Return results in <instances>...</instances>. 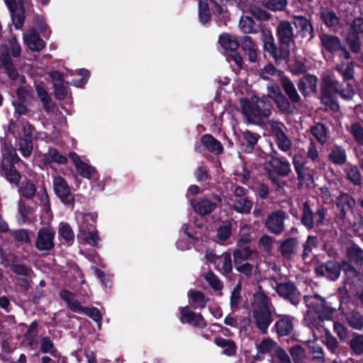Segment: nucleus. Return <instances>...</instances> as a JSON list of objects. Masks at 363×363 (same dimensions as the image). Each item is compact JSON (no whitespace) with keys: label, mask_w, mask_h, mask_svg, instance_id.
Returning a JSON list of instances; mask_svg holds the SVG:
<instances>
[{"label":"nucleus","mask_w":363,"mask_h":363,"mask_svg":"<svg viewBox=\"0 0 363 363\" xmlns=\"http://www.w3.org/2000/svg\"><path fill=\"white\" fill-rule=\"evenodd\" d=\"M242 113L247 123L263 125L272 114V104L267 97L252 96L250 99L242 98L240 100Z\"/></svg>","instance_id":"obj_1"},{"label":"nucleus","mask_w":363,"mask_h":363,"mask_svg":"<svg viewBox=\"0 0 363 363\" xmlns=\"http://www.w3.org/2000/svg\"><path fill=\"white\" fill-rule=\"evenodd\" d=\"M272 303L262 291L254 294L252 302V322L262 334H267L272 322Z\"/></svg>","instance_id":"obj_2"},{"label":"nucleus","mask_w":363,"mask_h":363,"mask_svg":"<svg viewBox=\"0 0 363 363\" xmlns=\"http://www.w3.org/2000/svg\"><path fill=\"white\" fill-rule=\"evenodd\" d=\"M1 169L3 175L11 183L18 184L21 179V175L14 167V164L20 161L16 149L6 143L2 144L0 152Z\"/></svg>","instance_id":"obj_3"},{"label":"nucleus","mask_w":363,"mask_h":363,"mask_svg":"<svg viewBox=\"0 0 363 363\" xmlns=\"http://www.w3.org/2000/svg\"><path fill=\"white\" fill-rule=\"evenodd\" d=\"M304 301L309 308L313 309L318 313V318L314 320V323H311L314 325H319L323 318L330 319L335 311V308L331 307L324 298L318 294L306 296Z\"/></svg>","instance_id":"obj_4"},{"label":"nucleus","mask_w":363,"mask_h":363,"mask_svg":"<svg viewBox=\"0 0 363 363\" xmlns=\"http://www.w3.org/2000/svg\"><path fill=\"white\" fill-rule=\"evenodd\" d=\"M205 257L222 274H228L232 272L233 265L230 252H225L222 255H218L213 250H207Z\"/></svg>","instance_id":"obj_5"},{"label":"nucleus","mask_w":363,"mask_h":363,"mask_svg":"<svg viewBox=\"0 0 363 363\" xmlns=\"http://www.w3.org/2000/svg\"><path fill=\"white\" fill-rule=\"evenodd\" d=\"M221 199L219 196L213 194L209 198L193 199L190 203L196 213L200 216H207L215 211Z\"/></svg>","instance_id":"obj_6"},{"label":"nucleus","mask_w":363,"mask_h":363,"mask_svg":"<svg viewBox=\"0 0 363 363\" xmlns=\"http://www.w3.org/2000/svg\"><path fill=\"white\" fill-rule=\"evenodd\" d=\"M293 164L297 174L298 179L301 185L310 186L313 183V171L308 166V162L301 155H295Z\"/></svg>","instance_id":"obj_7"},{"label":"nucleus","mask_w":363,"mask_h":363,"mask_svg":"<svg viewBox=\"0 0 363 363\" xmlns=\"http://www.w3.org/2000/svg\"><path fill=\"white\" fill-rule=\"evenodd\" d=\"M320 38L321 45L328 52L333 53L340 51V55L346 60H350L352 57L350 51L342 45L338 37L330 34H323Z\"/></svg>","instance_id":"obj_8"},{"label":"nucleus","mask_w":363,"mask_h":363,"mask_svg":"<svg viewBox=\"0 0 363 363\" xmlns=\"http://www.w3.org/2000/svg\"><path fill=\"white\" fill-rule=\"evenodd\" d=\"M322 86L324 89L339 93L346 100L352 99L355 94L352 85L347 84L346 89H342L341 84L330 75H325L322 78Z\"/></svg>","instance_id":"obj_9"},{"label":"nucleus","mask_w":363,"mask_h":363,"mask_svg":"<svg viewBox=\"0 0 363 363\" xmlns=\"http://www.w3.org/2000/svg\"><path fill=\"white\" fill-rule=\"evenodd\" d=\"M269 125L278 147L283 152H288L291 148L292 143L284 131V124L277 121H269Z\"/></svg>","instance_id":"obj_10"},{"label":"nucleus","mask_w":363,"mask_h":363,"mask_svg":"<svg viewBox=\"0 0 363 363\" xmlns=\"http://www.w3.org/2000/svg\"><path fill=\"white\" fill-rule=\"evenodd\" d=\"M286 213L282 211H276L268 215L264 222L266 229L271 233L281 234L285 228Z\"/></svg>","instance_id":"obj_11"},{"label":"nucleus","mask_w":363,"mask_h":363,"mask_svg":"<svg viewBox=\"0 0 363 363\" xmlns=\"http://www.w3.org/2000/svg\"><path fill=\"white\" fill-rule=\"evenodd\" d=\"M55 233L50 228H40L37 233L35 247L39 251H49L54 247Z\"/></svg>","instance_id":"obj_12"},{"label":"nucleus","mask_w":363,"mask_h":363,"mask_svg":"<svg viewBox=\"0 0 363 363\" xmlns=\"http://www.w3.org/2000/svg\"><path fill=\"white\" fill-rule=\"evenodd\" d=\"M276 291L282 298L287 299L292 304L297 305L300 301L301 295L294 283L288 281L275 286Z\"/></svg>","instance_id":"obj_13"},{"label":"nucleus","mask_w":363,"mask_h":363,"mask_svg":"<svg viewBox=\"0 0 363 363\" xmlns=\"http://www.w3.org/2000/svg\"><path fill=\"white\" fill-rule=\"evenodd\" d=\"M0 54L3 61H11V57H18L21 54V48L15 36H11L7 42L1 45Z\"/></svg>","instance_id":"obj_14"},{"label":"nucleus","mask_w":363,"mask_h":363,"mask_svg":"<svg viewBox=\"0 0 363 363\" xmlns=\"http://www.w3.org/2000/svg\"><path fill=\"white\" fill-rule=\"evenodd\" d=\"M277 35L279 44L291 46L294 42V32L291 23L288 21H281L277 27Z\"/></svg>","instance_id":"obj_15"},{"label":"nucleus","mask_w":363,"mask_h":363,"mask_svg":"<svg viewBox=\"0 0 363 363\" xmlns=\"http://www.w3.org/2000/svg\"><path fill=\"white\" fill-rule=\"evenodd\" d=\"M53 188L55 194L62 202L69 203L74 201V196L71 194L70 189L62 177L54 178Z\"/></svg>","instance_id":"obj_16"},{"label":"nucleus","mask_w":363,"mask_h":363,"mask_svg":"<svg viewBox=\"0 0 363 363\" xmlns=\"http://www.w3.org/2000/svg\"><path fill=\"white\" fill-rule=\"evenodd\" d=\"M341 267L337 262L328 261L325 264L315 268V272L320 276H325L330 280H336L340 274Z\"/></svg>","instance_id":"obj_17"},{"label":"nucleus","mask_w":363,"mask_h":363,"mask_svg":"<svg viewBox=\"0 0 363 363\" xmlns=\"http://www.w3.org/2000/svg\"><path fill=\"white\" fill-rule=\"evenodd\" d=\"M180 320L182 323H188L195 327L203 328L206 323L199 313H196L191 311L188 307H182L180 308Z\"/></svg>","instance_id":"obj_18"},{"label":"nucleus","mask_w":363,"mask_h":363,"mask_svg":"<svg viewBox=\"0 0 363 363\" xmlns=\"http://www.w3.org/2000/svg\"><path fill=\"white\" fill-rule=\"evenodd\" d=\"M294 25L299 28V33L303 38L311 40L314 37V29L311 22L302 16H294Z\"/></svg>","instance_id":"obj_19"},{"label":"nucleus","mask_w":363,"mask_h":363,"mask_svg":"<svg viewBox=\"0 0 363 363\" xmlns=\"http://www.w3.org/2000/svg\"><path fill=\"white\" fill-rule=\"evenodd\" d=\"M318 79L315 76L307 74L303 76L298 83V88L301 94L308 96L317 91Z\"/></svg>","instance_id":"obj_20"},{"label":"nucleus","mask_w":363,"mask_h":363,"mask_svg":"<svg viewBox=\"0 0 363 363\" xmlns=\"http://www.w3.org/2000/svg\"><path fill=\"white\" fill-rule=\"evenodd\" d=\"M23 40L32 51L39 52L45 47L44 41L40 38L34 28L28 30L23 35Z\"/></svg>","instance_id":"obj_21"},{"label":"nucleus","mask_w":363,"mask_h":363,"mask_svg":"<svg viewBox=\"0 0 363 363\" xmlns=\"http://www.w3.org/2000/svg\"><path fill=\"white\" fill-rule=\"evenodd\" d=\"M319 14L321 20L327 27L333 30L340 28V20L332 9L322 7L320 9Z\"/></svg>","instance_id":"obj_22"},{"label":"nucleus","mask_w":363,"mask_h":363,"mask_svg":"<svg viewBox=\"0 0 363 363\" xmlns=\"http://www.w3.org/2000/svg\"><path fill=\"white\" fill-rule=\"evenodd\" d=\"M335 203L340 210L339 218L344 220L346 218L347 211L352 208L355 202L354 199L348 194H342L337 197Z\"/></svg>","instance_id":"obj_23"},{"label":"nucleus","mask_w":363,"mask_h":363,"mask_svg":"<svg viewBox=\"0 0 363 363\" xmlns=\"http://www.w3.org/2000/svg\"><path fill=\"white\" fill-rule=\"evenodd\" d=\"M281 84L290 101L293 104H299L301 98L298 94L293 82L286 77H281Z\"/></svg>","instance_id":"obj_24"},{"label":"nucleus","mask_w":363,"mask_h":363,"mask_svg":"<svg viewBox=\"0 0 363 363\" xmlns=\"http://www.w3.org/2000/svg\"><path fill=\"white\" fill-rule=\"evenodd\" d=\"M241 47L245 53L247 55L250 62H255L257 58L258 48L252 38L245 35L241 38Z\"/></svg>","instance_id":"obj_25"},{"label":"nucleus","mask_w":363,"mask_h":363,"mask_svg":"<svg viewBox=\"0 0 363 363\" xmlns=\"http://www.w3.org/2000/svg\"><path fill=\"white\" fill-rule=\"evenodd\" d=\"M289 47V45L279 44V47L274 45L272 50H269L267 52L275 60L276 63L279 64L282 61L288 60L290 55Z\"/></svg>","instance_id":"obj_26"},{"label":"nucleus","mask_w":363,"mask_h":363,"mask_svg":"<svg viewBox=\"0 0 363 363\" xmlns=\"http://www.w3.org/2000/svg\"><path fill=\"white\" fill-rule=\"evenodd\" d=\"M298 241L297 238H291L284 240L280 245V252L283 257L290 259L297 252Z\"/></svg>","instance_id":"obj_27"},{"label":"nucleus","mask_w":363,"mask_h":363,"mask_svg":"<svg viewBox=\"0 0 363 363\" xmlns=\"http://www.w3.org/2000/svg\"><path fill=\"white\" fill-rule=\"evenodd\" d=\"M201 143L207 150L213 154L219 155L223 152L221 143L210 134L203 135L201 138Z\"/></svg>","instance_id":"obj_28"},{"label":"nucleus","mask_w":363,"mask_h":363,"mask_svg":"<svg viewBox=\"0 0 363 363\" xmlns=\"http://www.w3.org/2000/svg\"><path fill=\"white\" fill-rule=\"evenodd\" d=\"M220 45L227 52H234L238 48L240 43L237 38L228 33H223L218 39Z\"/></svg>","instance_id":"obj_29"},{"label":"nucleus","mask_w":363,"mask_h":363,"mask_svg":"<svg viewBox=\"0 0 363 363\" xmlns=\"http://www.w3.org/2000/svg\"><path fill=\"white\" fill-rule=\"evenodd\" d=\"M60 298L64 300L69 308L75 313H81L84 306L75 298V295L67 290H62L60 293Z\"/></svg>","instance_id":"obj_30"},{"label":"nucleus","mask_w":363,"mask_h":363,"mask_svg":"<svg viewBox=\"0 0 363 363\" xmlns=\"http://www.w3.org/2000/svg\"><path fill=\"white\" fill-rule=\"evenodd\" d=\"M279 347L278 344L273 340L269 337H264L257 345V350L259 354H269L272 357Z\"/></svg>","instance_id":"obj_31"},{"label":"nucleus","mask_w":363,"mask_h":363,"mask_svg":"<svg viewBox=\"0 0 363 363\" xmlns=\"http://www.w3.org/2000/svg\"><path fill=\"white\" fill-rule=\"evenodd\" d=\"M77 220L81 234L95 229L94 217L92 215L80 213L77 216Z\"/></svg>","instance_id":"obj_32"},{"label":"nucleus","mask_w":363,"mask_h":363,"mask_svg":"<svg viewBox=\"0 0 363 363\" xmlns=\"http://www.w3.org/2000/svg\"><path fill=\"white\" fill-rule=\"evenodd\" d=\"M328 157L335 164H344L347 162L346 150L342 146L335 145L332 147Z\"/></svg>","instance_id":"obj_33"},{"label":"nucleus","mask_w":363,"mask_h":363,"mask_svg":"<svg viewBox=\"0 0 363 363\" xmlns=\"http://www.w3.org/2000/svg\"><path fill=\"white\" fill-rule=\"evenodd\" d=\"M280 319L275 323L279 335L284 336L290 333L293 330L291 318L289 315H279Z\"/></svg>","instance_id":"obj_34"},{"label":"nucleus","mask_w":363,"mask_h":363,"mask_svg":"<svg viewBox=\"0 0 363 363\" xmlns=\"http://www.w3.org/2000/svg\"><path fill=\"white\" fill-rule=\"evenodd\" d=\"M270 165L275 172L281 176H287L291 172V166L289 162L282 161L278 158L273 157L266 164Z\"/></svg>","instance_id":"obj_35"},{"label":"nucleus","mask_w":363,"mask_h":363,"mask_svg":"<svg viewBox=\"0 0 363 363\" xmlns=\"http://www.w3.org/2000/svg\"><path fill=\"white\" fill-rule=\"evenodd\" d=\"M215 344L223 348V353L227 356H233L236 353V345L234 341L223 337H217L214 339Z\"/></svg>","instance_id":"obj_36"},{"label":"nucleus","mask_w":363,"mask_h":363,"mask_svg":"<svg viewBox=\"0 0 363 363\" xmlns=\"http://www.w3.org/2000/svg\"><path fill=\"white\" fill-rule=\"evenodd\" d=\"M335 69L342 75L345 81L354 78V65L352 62H342L337 64Z\"/></svg>","instance_id":"obj_37"},{"label":"nucleus","mask_w":363,"mask_h":363,"mask_svg":"<svg viewBox=\"0 0 363 363\" xmlns=\"http://www.w3.org/2000/svg\"><path fill=\"white\" fill-rule=\"evenodd\" d=\"M348 259L356 264H363V250L356 244L351 243L346 249Z\"/></svg>","instance_id":"obj_38"},{"label":"nucleus","mask_w":363,"mask_h":363,"mask_svg":"<svg viewBox=\"0 0 363 363\" xmlns=\"http://www.w3.org/2000/svg\"><path fill=\"white\" fill-rule=\"evenodd\" d=\"M310 132L320 145H323L326 143L328 136L325 125L318 123L311 128Z\"/></svg>","instance_id":"obj_39"},{"label":"nucleus","mask_w":363,"mask_h":363,"mask_svg":"<svg viewBox=\"0 0 363 363\" xmlns=\"http://www.w3.org/2000/svg\"><path fill=\"white\" fill-rule=\"evenodd\" d=\"M254 254L257 255V252L252 251L248 247H242L235 249L233 251L235 264L238 265L241 264L243 261L248 259Z\"/></svg>","instance_id":"obj_40"},{"label":"nucleus","mask_w":363,"mask_h":363,"mask_svg":"<svg viewBox=\"0 0 363 363\" xmlns=\"http://www.w3.org/2000/svg\"><path fill=\"white\" fill-rule=\"evenodd\" d=\"M258 76L259 78L268 80L272 77L279 76L284 77L283 72L277 69L272 64L269 63L264 65L262 69L258 71Z\"/></svg>","instance_id":"obj_41"},{"label":"nucleus","mask_w":363,"mask_h":363,"mask_svg":"<svg viewBox=\"0 0 363 363\" xmlns=\"http://www.w3.org/2000/svg\"><path fill=\"white\" fill-rule=\"evenodd\" d=\"M347 130L354 141L358 145L363 146V124L357 121L352 122Z\"/></svg>","instance_id":"obj_42"},{"label":"nucleus","mask_w":363,"mask_h":363,"mask_svg":"<svg viewBox=\"0 0 363 363\" xmlns=\"http://www.w3.org/2000/svg\"><path fill=\"white\" fill-rule=\"evenodd\" d=\"M301 223L308 229L313 228L315 225L313 213L307 201L304 202L303 204Z\"/></svg>","instance_id":"obj_43"},{"label":"nucleus","mask_w":363,"mask_h":363,"mask_svg":"<svg viewBox=\"0 0 363 363\" xmlns=\"http://www.w3.org/2000/svg\"><path fill=\"white\" fill-rule=\"evenodd\" d=\"M349 346L355 355H363V334L354 333L349 342Z\"/></svg>","instance_id":"obj_44"},{"label":"nucleus","mask_w":363,"mask_h":363,"mask_svg":"<svg viewBox=\"0 0 363 363\" xmlns=\"http://www.w3.org/2000/svg\"><path fill=\"white\" fill-rule=\"evenodd\" d=\"M240 30L245 34L256 33L257 32L255 28V23L253 19L249 16H242L239 21Z\"/></svg>","instance_id":"obj_45"},{"label":"nucleus","mask_w":363,"mask_h":363,"mask_svg":"<svg viewBox=\"0 0 363 363\" xmlns=\"http://www.w3.org/2000/svg\"><path fill=\"white\" fill-rule=\"evenodd\" d=\"M261 4L266 9L274 12L284 11L287 4V0H260Z\"/></svg>","instance_id":"obj_46"},{"label":"nucleus","mask_w":363,"mask_h":363,"mask_svg":"<svg viewBox=\"0 0 363 363\" xmlns=\"http://www.w3.org/2000/svg\"><path fill=\"white\" fill-rule=\"evenodd\" d=\"M44 160L45 163L55 162L59 164H65L67 162V158L61 155L55 148H50L44 155Z\"/></svg>","instance_id":"obj_47"},{"label":"nucleus","mask_w":363,"mask_h":363,"mask_svg":"<svg viewBox=\"0 0 363 363\" xmlns=\"http://www.w3.org/2000/svg\"><path fill=\"white\" fill-rule=\"evenodd\" d=\"M252 207V203L246 198H237L233 203V208L240 213H249Z\"/></svg>","instance_id":"obj_48"},{"label":"nucleus","mask_w":363,"mask_h":363,"mask_svg":"<svg viewBox=\"0 0 363 363\" xmlns=\"http://www.w3.org/2000/svg\"><path fill=\"white\" fill-rule=\"evenodd\" d=\"M22 7V4L16 3V6H14V9L10 10L11 12L13 23L17 29L21 28L24 23V16Z\"/></svg>","instance_id":"obj_49"},{"label":"nucleus","mask_w":363,"mask_h":363,"mask_svg":"<svg viewBox=\"0 0 363 363\" xmlns=\"http://www.w3.org/2000/svg\"><path fill=\"white\" fill-rule=\"evenodd\" d=\"M347 321L348 325L358 330L363 329V315L359 312L352 311L347 317Z\"/></svg>","instance_id":"obj_50"},{"label":"nucleus","mask_w":363,"mask_h":363,"mask_svg":"<svg viewBox=\"0 0 363 363\" xmlns=\"http://www.w3.org/2000/svg\"><path fill=\"white\" fill-rule=\"evenodd\" d=\"M345 42L352 52L357 54L361 50V42L359 35L354 33H349L345 38Z\"/></svg>","instance_id":"obj_51"},{"label":"nucleus","mask_w":363,"mask_h":363,"mask_svg":"<svg viewBox=\"0 0 363 363\" xmlns=\"http://www.w3.org/2000/svg\"><path fill=\"white\" fill-rule=\"evenodd\" d=\"M188 296L194 306L199 308L205 307L206 298L202 292L197 290H190Z\"/></svg>","instance_id":"obj_52"},{"label":"nucleus","mask_w":363,"mask_h":363,"mask_svg":"<svg viewBox=\"0 0 363 363\" xmlns=\"http://www.w3.org/2000/svg\"><path fill=\"white\" fill-rule=\"evenodd\" d=\"M19 192L23 197L30 199L35 195V185L31 181H26L23 182L19 189Z\"/></svg>","instance_id":"obj_53"},{"label":"nucleus","mask_w":363,"mask_h":363,"mask_svg":"<svg viewBox=\"0 0 363 363\" xmlns=\"http://www.w3.org/2000/svg\"><path fill=\"white\" fill-rule=\"evenodd\" d=\"M19 151L24 157H28L32 154L33 145L32 140L26 138L18 139Z\"/></svg>","instance_id":"obj_54"},{"label":"nucleus","mask_w":363,"mask_h":363,"mask_svg":"<svg viewBox=\"0 0 363 363\" xmlns=\"http://www.w3.org/2000/svg\"><path fill=\"white\" fill-rule=\"evenodd\" d=\"M261 40L263 43L264 50L268 52L276 45L272 33L269 29H264L261 32Z\"/></svg>","instance_id":"obj_55"},{"label":"nucleus","mask_w":363,"mask_h":363,"mask_svg":"<svg viewBox=\"0 0 363 363\" xmlns=\"http://www.w3.org/2000/svg\"><path fill=\"white\" fill-rule=\"evenodd\" d=\"M13 239L22 244H29L31 242L30 232L26 229H19L11 232Z\"/></svg>","instance_id":"obj_56"},{"label":"nucleus","mask_w":363,"mask_h":363,"mask_svg":"<svg viewBox=\"0 0 363 363\" xmlns=\"http://www.w3.org/2000/svg\"><path fill=\"white\" fill-rule=\"evenodd\" d=\"M199 14L202 23H207L211 18L207 0H199Z\"/></svg>","instance_id":"obj_57"},{"label":"nucleus","mask_w":363,"mask_h":363,"mask_svg":"<svg viewBox=\"0 0 363 363\" xmlns=\"http://www.w3.org/2000/svg\"><path fill=\"white\" fill-rule=\"evenodd\" d=\"M254 17L261 21H268L270 18V14L265 10H263L255 5H250L247 11Z\"/></svg>","instance_id":"obj_58"},{"label":"nucleus","mask_w":363,"mask_h":363,"mask_svg":"<svg viewBox=\"0 0 363 363\" xmlns=\"http://www.w3.org/2000/svg\"><path fill=\"white\" fill-rule=\"evenodd\" d=\"M250 226L248 225H243L241 228V234L238 240V247H246L245 245L249 243L251 241V235L249 233Z\"/></svg>","instance_id":"obj_59"},{"label":"nucleus","mask_w":363,"mask_h":363,"mask_svg":"<svg viewBox=\"0 0 363 363\" xmlns=\"http://www.w3.org/2000/svg\"><path fill=\"white\" fill-rule=\"evenodd\" d=\"M274 101L277 104V108L280 111L284 113L291 112L290 100L287 99L283 94L275 99Z\"/></svg>","instance_id":"obj_60"},{"label":"nucleus","mask_w":363,"mask_h":363,"mask_svg":"<svg viewBox=\"0 0 363 363\" xmlns=\"http://www.w3.org/2000/svg\"><path fill=\"white\" fill-rule=\"evenodd\" d=\"M80 313H84V314L86 315L87 316L91 318L93 320L96 321L98 323L99 328L101 327L102 315L98 308H88V307L84 306V308Z\"/></svg>","instance_id":"obj_61"},{"label":"nucleus","mask_w":363,"mask_h":363,"mask_svg":"<svg viewBox=\"0 0 363 363\" xmlns=\"http://www.w3.org/2000/svg\"><path fill=\"white\" fill-rule=\"evenodd\" d=\"M290 354L294 363H301L305 358V351L300 345H295L291 347Z\"/></svg>","instance_id":"obj_62"},{"label":"nucleus","mask_w":363,"mask_h":363,"mask_svg":"<svg viewBox=\"0 0 363 363\" xmlns=\"http://www.w3.org/2000/svg\"><path fill=\"white\" fill-rule=\"evenodd\" d=\"M232 231V226L230 223L225 224L218 228L217 230L216 237L220 242H224L227 240L230 235Z\"/></svg>","instance_id":"obj_63"},{"label":"nucleus","mask_w":363,"mask_h":363,"mask_svg":"<svg viewBox=\"0 0 363 363\" xmlns=\"http://www.w3.org/2000/svg\"><path fill=\"white\" fill-rule=\"evenodd\" d=\"M58 233L67 241H71L74 238V232L68 223H61Z\"/></svg>","instance_id":"obj_64"}]
</instances>
